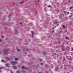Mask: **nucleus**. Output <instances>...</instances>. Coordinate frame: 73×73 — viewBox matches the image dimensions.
<instances>
[{
  "mask_svg": "<svg viewBox=\"0 0 73 73\" xmlns=\"http://www.w3.org/2000/svg\"><path fill=\"white\" fill-rule=\"evenodd\" d=\"M56 52H58V50H56Z\"/></svg>",
  "mask_w": 73,
  "mask_h": 73,
  "instance_id": "37",
  "label": "nucleus"
},
{
  "mask_svg": "<svg viewBox=\"0 0 73 73\" xmlns=\"http://www.w3.org/2000/svg\"><path fill=\"white\" fill-rule=\"evenodd\" d=\"M1 62H4L5 61H4V60H2V61H1Z\"/></svg>",
  "mask_w": 73,
  "mask_h": 73,
  "instance_id": "18",
  "label": "nucleus"
},
{
  "mask_svg": "<svg viewBox=\"0 0 73 73\" xmlns=\"http://www.w3.org/2000/svg\"><path fill=\"white\" fill-rule=\"evenodd\" d=\"M26 51H29V49H27L26 50Z\"/></svg>",
  "mask_w": 73,
  "mask_h": 73,
  "instance_id": "23",
  "label": "nucleus"
},
{
  "mask_svg": "<svg viewBox=\"0 0 73 73\" xmlns=\"http://www.w3.org/2000/svg\"><path fill=\"white\" fill-rule=\"evenodd\" d=\"M22 69H26V68H25V67L24 66H22Z\"/></svg>",
  "mask_w": 73,
  "mask_h": 73,
  "instance_id": "7",
  "label": "nucleus"
},
{
  "mask_svg": "<svg viewBox=\"0 0 73 73\" xmlns=\"http://www.w3.org/2000/svg\"><path fill=\"white\" fill-rule=\"evenodd\" d=\"M48 7H50V5L48 6Z\"/></svg>",
  "mask_w": 73,
  "mask_h": 73,
  "instance_id": "33",
  "label": "nucleus"
},
{
  "mask_svg": "<svg viewBox=\"0 0 73 73\" xmlns=\"http://www.w3.org/2000/svg\"><path fill=\"white\" fill-rule=\"evenodd\" d=\"M31 33L32 35H34V33H33V31H31Z\"/></svg>",
  "mask_w": 73,
  "mask_h": 73,
  "instance_id": "14",
  "label": "nucleus"
},
{
  "mask_svg": "<svg viewBox=\"0 0 73 73\" xmlns=\"http://www.w3.org/2000/svg\"><path fill=\"white\" fill-rule=\"evenodd\" d=\"M4 54H6V55H7V54H8L5 53H6L7 52V50H4Z\"/></svg>",
  "mask_w": 73,
  "mask_h": 73,
  "instance_id": "4",
  "label": "nucleus"
},
{
  "mask_svg": "<svg viewBox=\"0 0 73 73\" xmlns=\"http://www.w3.org/2000/svg\"><path fill=\"white\" fill-rule=\"evenodd\" d=\"M25 54H27V53L26 52V53H25Z\"/></svg>",
  "mask_w": 73,
  "mask_h": 73,
  "instance_id": "34",
  "label": "nucleus"
},
{
  "mask_svg": "<svg viewBox=\"0 0 73 73\" xmlns=\"http://www.w3.org/2000/svg\"><path fill=\"white\" fill-rule=\"evenodd\" d=\"M15 35H17L18 33H20V31L17 30H15Z\"/></svg>",
  "mask_w": 73,
  "mask_h": 73,
  "instance_id": "1",
  "label": "nucleus"
},
{
  "mask_svg": "<svg viewBox=\"0 0 73 73\" xmlns=\"http://www.w3.org/2000/svg\"><path fill=\"white\" fill-rule=\"evenodd\" d=\"M36 13H37L36 11Z\"/></svg>",
  "mask_w": 73,
  "mask_h": 73,
  "instance_id": "42",
  "label": "nucleus"
},
{
  "mask_svg": "<svg viewBox=\"0 0 73 73\" xmlns=\"http://www.w3.org/2000/svg\"><path fill=\"white\" fill-rule=\"evenodd\" d=\"M40 64H41V65H43V63H40Z\"/></svg>",
  "mask_w": 73,
  "mask_h": 73,
  "instance_id": "20",
  "label": "nucleus"
},
{
  "mask_svg": "<svg viewBox=\"0 0 73 73\" xmlns=\"http://www.w3.org/2000/svg\"><path fill=\"white\" fill-rule=\"evenodd\" d=\"M64 69H65V70H66V67H65L64 68Z\"/></svg>",
  "mask_w": 73,
  "mask_h": 73,
  "instance_id": "26",
  "label": "nucleus"
},
{
  "mask_svg": "<svg viewBox=\"0 0 73 73\" xmlns=\"http://www.w3.org/2000/svg\"><path fill=\"white\" fill-rule=\"evenodd\" d=\"M66 38L67 40H69V38H68L67 36L66 37Z\"/></svg>",
  "mask_w": 73,
  "mask_h": 73,
  "instance_id": "11",
  "label": "nucleus"
},
{
  "mask_svg": "<svg viewBox=\"0 0 73 73\" xmlns=\"http://www.w3.org/2000/svg\"><path fill=\"white\" fill-rule=\"evenodd\" d=\"M22 72H23V73H25V71H22Z\"/></svg>",
  "mask_w": 73,
  "mask_h": 73,
  "instance_id": "19",
  "label": "nucleus"
},
{
  "mask_svg": "<svg viewBox=\"0 0 73 73\" xmlns=\"http://www.w3.org/2000/svg\"><path fill=\"white\" fill-rule=\"evenodd\" d=\"M72 50H73V48H72Z\"/></svg>",
  "mask_w": 73,
  "mask_h": 73,
  "instance_id": "32",
  "label": "nucleus"
},
{
  "mask_svg": "<svg viewBox=\"0 0 73 73\" xmlns=\"http://www.w3.org/2000/svg\"><path fill=\"white\" fill-rule=\"evenodd\" d=\"M65 59H63V61H65Z\"/></svg>",
  "mask_w": 73,
  "mask_h": 73,
  "instance_id": "39",
  "label": "nucleus"
},
{
  "mask_svg": "<svg viewBox=\"0 0 73 73\" xmlns=\"http://www.w3.org/2000/svg\"><path fill=\"white\" fill-rule=\"evenodd\" d=\"M55 27H56V26H55Z\"/></svg>",
  "mask_w": 73,
  "mask_h": 73,
  "instance_id": "48",
  "label": "nucleus"
},
{
  "mask_svg": "<svg viewBox=\"0 0 73 73\" xmlns=\"http://www.w3.org/2000/svg\"><path fill=\"white\" fill-rule=\"evenodd\" d=\"M15 61H17V60H18V59L17 58H15Z\"/></svg>",
  "mask_w": 73,
  "mask_h": 73,
  "instance_id": "10",
  "label": "nucleus"
},
{
  "mask_svg": "<svg viewBox=\"0 0 73 73\" xmlns=\"http://www.w3.org/2000/svg\"><path fill=\"white\" fill-rule=\"evenodd\" d=\"M69 2H70V1H69Z\"/></svg>",
  "mask_w": 73,
  "mask_h": 73,
  "instance_id": "44",
  "label": "nucleus"
},
{
  "mask_svg": "<svg viewBox=\"0 0 73 73\" xmlns=\"http://www.w3.org/2000/svg\"><path fill=\"white\" fill-rule=\"evenodd\" d=\"M13 69H17V67H16V66H13Z\"/></svg>",
  "mask_w": 73,
  "mask_h": 73,
  "instance_id": "5",
  "label": "nucleus"
},
{
  "mask_svg": "<svg viewBox=\"0 0 73 73\" xmlns=\"http://www.w3.org/2000/svg\"><path fill=\"white\" fill-rule=\"evenodd\" d=\"M10 72H11V73H13V72H12V71L11 70H10Z\"/></svg>",
  "mask_w": 73,
  "mask_h": 73,
  "instance_id": "24",
  "label": "nucleus"
},
{
  "mask_svg": "<svg viewBox=\"0 0 73 73\" xmlns=\"http://www.w3.org/2000/svg\"><path fill=\"white\" fill-rule=\"evenodd\" d=\"M40 61H42V59H40Z\"/></svg>",
  "mask_w": 73,
  "mask_h": 73,
  "instance_id": "30",
  "label": "nucleus"
},
{
  "mask_svg": "<svg viewBox=\"0 0 73 73\" xmlns=\"http://www.w3.org/2000/svg\"><path fill=\"white\" fill-rule=\"evenodd\" d=\"M40 1L39 0H38V1Z\"/></svg>",
  "mask_w": 73,
  "mask_h": 73,
  "instance_id": "45",
  "label": "nucleus"
},
{
  "mask_svg": "<svg viewBox=\"0 0 73 73\" xmlns=\"http://www.w3.org/2000/svg\"><path fill=\"white\" fill-rule=\"evenodd\" d=\"M70 58L71 57V56H70Z\"/></svg>",
  "mask_w": 73,
  "mask_h": 73,
  "instance_id": "43",
  "label": "nucleus"
},
{
  "mask_svg": "<svg viewBox=\"0 0 73 73\" xmlns=\"http://www.w3.org/2000/svg\"><path fill=\"white\" fill-rule=\"evenodd\" d=\"M65 48H63L62 49V51H65Z\"/></svg>",
  "mask_w": 73,
  "mask_h": 73,
  "instance_id": "15",
  "label": "nucleus"
},
{
  "mask_svg": "<svg viewBox=\"0 0 73 73\" xmlns=\"http://www.w3.org/2000/svg\"><path fill=\"white\" fill-rule=\"evenodd\" d=\"M5 65L6 67H9V65L8 64H6Z\"/></svg>",
  "mask_w": 73,
  "mask_h": 73,
  "instance_id": "3",
  "label": "nucleus"
},
{
  "mask_svg": "<svg viewBox=\"0 0 73 73\" xmlns=\"http://www.w3.org/2000/svg\"><path fill=\"white\" fill-rule=\"evenodd\" d=\"M63 28H65V25H63Z\"/></svg>",
  "mask_w": 73,
  "mask_h": 73,
  "instance_id": "21",
  "label": "nucleus"
},
{
  "mask_svg": "<svg viewBox=\"0 0 73 73\" xmlns=\"http://www.w3.org/2000/svg\"><path fill=\"white\" fill-rule=\"evenodd\" d=\"M56 54V53L55 54Z\"/></svg>",
  "mask_w": 73,
  "mask_h": 73,
  "instance_id": "47",
  "label": "nucleus"
},
{
  "mask_svg": "<svg viewBox=\"0 0 73 73\" xmlns=\"http://www.w3.org/2000/svg\"><path fill=\"white\" fill-rule=\"evenodd\" d=\"M64 66H65V65H64Z\"/></svg>",
  "mask_w": 73,
  "mask_h": 73,
  "instance_id": "49",
  "label": "nucleus"
},
{
  "mask_svg": "<svg viewBox=\"0 0 73 73\" xmlns=\"http://www.w3.org/2000/svg\"><path fill=\"white\" fill-rule=\"evenodd\" d=\"M11 62L12 65H15L16 64H15V62H16V61H14V62Z\"/></svg>",
  "mask_w": 73,
  "mask_h": 73,
  "instance_id": "2",
  "label": "nucleus"
},
{
  "mask_svg": "<svg viewBox=\"0 0 73 73\" xmlns=\"http://www.w3.org/2000/svg\"><path fill=\"white\" fill-rule=\"evenodd\" d=\"M73 8V7H70V8H69V9H70H70H72Z\"/></svg>",
  "mask_w": 73,
  "mask_h": 73,
  "instance_id": "13",
  "label": "nucleus"
},
{
  "mask_svg": "<svg viewBox=\"0 0 73 73\" xmlns=\"http://www.w3.org/2000/svg\"><path fill=\"white\" fill-rule=\"evenodd\" d=\"M17 50V52H20V51H21V50L20 49H18Z\"/></svg>",
  "mask_w": 73,
  "mask_h": 73,
  "instance_id": "6",
  "label": "nucleus"
},
{
  "mask_svg": "<svg viewBox=\"0 0 73 73\" xmlns=\"http://www.w3.org/2000/svg\"><path fill=\"white\" fill-rule=\"evenodd\" d=\"M7 58V60H9L10 59H9V58L7 57V58Z\"/></svg>",
  "mask_w": 73,
  "mask_h": 73,
  "instance_id": "12",
  "label": "nucleus"
},
{
  "mask_svg": "<svg viewBox=\"0 0 73 73\" xmlns=\"http://www.w3.org/2000/svg\"><path fill=\"white\" fill-rule=\"evenodd\" d=\"M53 32H54V31H52V33H53Z\"/></svg>",
  "mask_w": 73,
  "mask_h": 73,
  "instance_id": "40",
  "label": "nucleus"
},
{
  "mask_svg": "<svg viewBox=\"0 0 73 73\" xmlns=\"http://www.w3.org/2000/svg\"><path fill=\"white\" fill-rule=\"evenodd\" d=\"M4 37L3 36H2V38H4Z\"/></svg>",
  "mask_w": 73,
  "mask_h": 73,
  "instance_id": "17",
  "label": "nucleus"
},
{
  "mask_svg": "<svg viewBox=\"0 0 73 73\" xmlns=\"http://www.w3.org/2000/svg\"><path fill=\"white\" fill-rule=\"evenodd\" d=\"M19 24H20V25H21V24H22V23H20Z\"/></svg>",
  "mask_w": 73,
  "mask_h": 73,
  "instance_id": "27",
  "label": "nucleus"
},
{
  "mask_svg": "<svg viewBox=\"0 0 73 73\" xmlns=\"http://www.w3.org/2000/svg\"><path fill=\"white\" fill-rule=\"evenodd\" d=\"M2 53V52L0 51V54H1Z\"/></svg>",
  "mask_w": 73,
  "mask_h": 73,
  "instance_id": "29",
  "label": "nucleus"
},
{
  "mask_svg": "<svg viewBox=\"0 0 73 73\" xmlns=\"http://www.w3.org/2000/svg\"><path fill=\"white\" fill-rule=\"evenodd\" d=\"M32 37H34V36H33V35H32Z\"/></svg>",
  "mask_w": 73,
  "mask_h": 73,
  "instance_id": "28",
  "label": "nucleus"
},
{
  "mask_svg": "<svg viewBox=\"0 0 73 73\" xmlns=\"http://www.w3.org/2000/svg\"><path fill=\"white\" fill-rule=\"evenodd\" d=\"M23 3H24V1H22V2H21L20 3V4H21V5H22V4H23Z\"/></svg>",
  "mask_w": 73,
  "mask_h": 73,
  "instance_id": "9",
  "label": "nucleus"
},
{
  "mask_svg": "<svg viewBox=\"0 0 73 73\" xmlns=\"http://www.w3.org/2000/svg\"><path fill=\"white\" fill-rule=\"evenodd\" d=\"M43 54H44V55H45V54H46V53H45V52H44Z\"/></svg>",
  "mask_w": 73,
  "mask_h": 73,
  "instance_id": "22",
  "label": "nucleus"
},
{
  "mask_svg": "<svg viewBox=\"0 0 73 73\" xmlns=\"http://www.w3.org/2000/svg\"><path fill=\"white\" fill-rule=\"evenodd\" d=\"M1 39H0V42H1Z\"/></svg>",
  "mask_w": 73,
  "mask_h": 73,
  "instance_id": "36",
  "label": "nucleus"
},
{
  "mask_svg": "<svg viewBox=\"0 0 73 73\" xmlns=\"http://www.w3.org/2000/svg\"><path fill=\"white\" fill-rule=\"evenodd\" d=\"M71 60V59H70V60Z\"/></svg>",
  "mask_w": 73,
  "mask_h": 73,
  "instance_id": "46",
  "label": "nucleus"
},
{
  "mask_svg": "<svg viewBox=\"0 0 73 73\" xmlns=\"http://www.w3.org/2000/svg\"><path fill=\"white\" fill-rule=\"evenodd\" d=\"M68 13V14H69V13L68 12V13Z\"/></svg>",
  "mask_w": 73,
  "mask_h": 73,
  "instance_id": "35",
  "label": "nucleus"
},
{
  "mask_svg": "<svg viewBox=\"0 0 73 73\" xmlns=\"http://www.w3.org/2000/svg\"><path fill=\"white\" fill-rule=\"evenodd\" d=\"M54 24H57V22H56L54 23Z\"/></svg>",
  "mask_w": 73,
  "mask_h": 73,
  "instance_id": "25",
  "label": "nucleus"
},
{
  "mask_svg": "<svg viewBox=\"0 0 73 73\" xmlns=\"http://www.w3.org/2000/svg\"><path fill=\"white\" fill-rule=\"evenodd\" d=\"M39 73H41V72H39Z\"/></svg>",
  "mask_w": 73,
  "mask_h": 73,
  "instance_id": "41",
  "label": "nucleus"
},
{
  "mask_svg": "<svg viewBox=\"0 0 73 73\" xmlns=\"http://www.w3.org/2000/svg\"><path fill=\"white\" fill-rule=\"evenodd\" d=\"M69 17H70V18H72V16L71 15V16H69Z\"/></svg>",
  "mask_w": 73,
  "mask_h": 73,
  "instance_id": "16",
  "label": "nucleus"
},
{
  "mask_svg": "<svg viewBox=\"0 0 73 73\" xmlns=\"http://www.w3.org/2000/svg\"><path fill=\"white\" fill-rule=\"evenodd\" d=\"M3 68H2V67H1V68H0V69H2Z\"/></svg>",
  "mask_w": 73,
  "mask_h": 73,
  "instance_id": "31",
  "label": "nucleus"
},
{
  "mask_svg": "<svg viewBox=\"0 0 73 73\" xmlns=\"http://www.w3.org/2000/svg\"><path fill=\"white\" fill-rule=\"evenodd\" d=\"M45 9H46V7H45Z\"/></svg>",
  "mask_w": 73,
  "mask_h": 73,
  "instance_id": "38",
  "label": "nucleus"
},
{
  "mask_svg": "<svg viewBox=\"0 0 73 73\" xmlns=\"http://www.w3.org/2000/svg\"><path fill=\"white\" fill-rule=\"evenodd\" d=\"M17 73H21V72L20 71H17Z\"/></svg>",
  "mask_w": 73,
  "mask_h": 73,
  "instance_id": "8",
  "label": "nucleus"
}]
</instances>
